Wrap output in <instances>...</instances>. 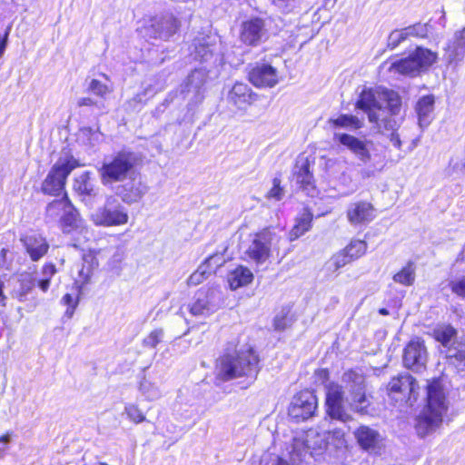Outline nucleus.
I'll list each match as a JSON object with an SVG mask.
<instances>
[{
	"label": "nucleus",
	"mask_w": 465,
	"mask_h": 465,
	"mask_svg": "<svg viewBox=\"0 0 465 465\" xmlns=\"http://www.w3.org/2000/svg\"><path fill=\"white\" fill-rule=\"evenodd\" d=\"M400 95L392 90L364 89L356 103V108L368 115L377 133L386 135L397 148L401 141L396 133L401 123Z\"/></svg>",
	"instance_id": "1"
},
{
	"label": "nucleus",
	"mask_w": 465,
	"mask_h": 465,
	"mask_svg": "<svg viewBox=\"0 0 465 465\" xmlns=\"http://www.w3.org/2000/svg\"><path fill=\"white\" fill-rule=\"evenodd\" d=\"M447 410L448 405L442 385L439 381L433 380L427 386V405L417 419L418 435L425 437L435 431L441 425Z\"/></svg>",
	"instance_id": "2"
},
{
	"label": "nucleus",
	"mask_w": 465,
	"mask_h": 465,
	"mask_svg": "<svg viewBox=\"0 0 465 465\" xmlns=\"http://www.w3.org/2000/svg\"><path fill=\"white\" fill-rule=\"evenodd\" d=\"M258 357L252 349L236 351L221 356L216 362V376L222 381L247 376L258 372Z\"/></svg>",
	"instance_id": "3"
},
{
	"label": "nucleus",
	"mask_w": 465,
	"mask_h": 465,
	"mask_svg": "<svg viewBox=\"0 0 465 465\" xmlns=\"http://www.w3.org/2000/svg\"><path fill=\"white\" fill-rule=\"evenodd\" d=\"M136 163V158L130 152H119L115 155L105 158L99 169V174L103 184L123 182L133 172Z\"/></svg>",
	"instance_id": "4"
},
{
	"label": "nucleus",
	"mask_w": 465,
	"mask_h": 465,
	"mask_svg": "<svg viewBox=\"0 0 465 465\" xmlns=\"http://www.w3.org/2000/svg\"><path fill=\"white\" fill-rule=\"evenodd\" d=\"M436 60V53L427 48L417 47L408 57L391 62L388 70L392 74L415 76L432 65Z\"/></svg>",
	"instance_id": "5"
},
{
	"label": "nucleus",
	"mask_w": 465,
	"mask_h": 465,
	"mask_svg": "<svg viewBox=\"0 0 465 465\" xmlns=\"http://www.w3.org/2000/svg\"><path fill=\"white\" fill-rule=\"evenodd\" d=\"M180 26L179 19L173 14L166 13L145 18L141 33L151 39L167 41L178 32Z\"/></svg>",
	"instance_id": "6"
},
{
	"label": "nucleus",
	"mask_w": 465,
	"mask_h": 465,
	"mask_svg": "<svg viewBox=\"0 0 465 465\" xmlns=\"http://www.w3.org/2000/svg\"><path fill=\"white\" fill-rule=\"evenodd\" d=\"M77 166V161L73 157L59 158L43 182V192L51 195H58L64 188L67 176Z\"/></svg>",
	"instance_id": "7"
},
{
	"label": "nucleus",
	"mask_w": 465,
	"mask_h": 465,
	"mask_svg": "<svg viewBox=\"0 0 465 465\" xmlns=\"http://www.w3.org/2000/svg\"><path fill=\"white\" fill-rule=\"evenodd\" d=\"M90 218L95 225L111 227L126 224L129 216L124 207L114 197L109 196L104 206L94 211Z\"/></svg>",
	"instance_id": "8"
},
{
	"label": "nucleus",
	"mask_w": 465,
	"mask_h": 465,
	"mask_svg": "<svg viewBox=\"0 0 465 465\" xmlns=\"http://www.w3.org/2000/svg\"><path fill=\"white\" fill-rule=\"evenodd\" d=\"M275 239L276 234L269 229L251 234L244 250L246 259L257 265L264 263L271 256V246Z\"/></svg>",
	"instance_id": "9"
},
{
	"label": "nucleus",
	"mask_w": 465,
	"mask_h": 465,
	"mask_svg": "<svg viewBox=\"0 0 465 465\" xmlns=\"http://www.w3.org/2000/svg\"><path fill=\"white\" fill-rule=\"evenodd\" d=\"M220 295L215 288L199 290L188 305L189 312L195 317H208L219 308Z\"/></svg>",
	"instance_id": "10"
},
{
	"label": "nucleus",
	"mask_w": 465,
	"mask_h": 465,
	"mask_svg": "<svg viewBox=\"0 0 465 465\" xmlns=\"http://www.w3.org/2000/svg\"><path fill=\"white\" fill-rule=\"evenodd\" d=\"M317 408V398L311 391H302L297 393L288 409L289 416L296 420H305L311 418Z\"/></svg>",
	"instance_id": "11"
},
{
	"label": "nucleus",
	"mask_w": 465,
	"mask_h": 465,
	"mask_svg": "<svg viewBox=\"0 0 465 465\" xmlns=\"http://www.w3.org/2000/svg\"><path fill=\"white\" fill-rule=\"evenodd\" d=\"M333 140L349 150L360 162L367 163L371 160V140L345 133H334Z\"/></svg>",
	"instance_id": "12"
},
{
	"label": "nucleus",
	"mask_w": 465,
	"mask_h": 465,
	"mask_svg": "<svg viewBox=\"0 0 465 465\" xmlns=\"http://www.w3.org/2000/svg\"><path fill=\"white\" fill-rule=\"evenodd\" d=\"M327 440L324 435L316 430H310L302 437L293 440V451L299 456L309 453L311 456L322 454L327 448Z\"/></svg>",
	"instance_id": "13"
},
{
	"label": "nucleus",
	"mask_w": 465,
	"mask_h": 465,
	"mask_svg": "<svg viewBox=\"0 0 465 465\" xmlns=\"http://www.w3.org/2000/svg\"><path fill=\"white\" fill-rule=\"evenodd\" d=\"M326 388L327 413L332 418L343 422L351 420V416L344 409V392L337 383H329Z\"/></svg>",
	"instance_id": "14"
},
{
	"label": "nucleus",
	"mask_w": 465,
	"mask_h": 465,
	"mask_svg": "<svg viewBox=\"0 0 465 465\" xmlns=\"http://www.w3.org/2000/svg\"><path fill=\"white\" fill-rule=\"evenodd\" d=\"M428 360L427 348L420 338L410 341L404 349L403 363L406 368L420 371L425 368Z\"/></svg>",
	"instance_id": "15"
},
{
	"label": "nucleus",
	"mask_w": 465,
	"mask_h": 465,
	"mask_svg": "<svg viewBox=\"0 0 465 465\" xmlns=\"http://www.w3.org/2000/svg\"><path fill=\"white\" fill-rule=\"evenodd\" d=\"M293 176L296 183L299 184L300 188L307 194L313 196L317 193L315 180L311 171V163L308 157L300 156L297 159Z\"/></svg>",
	"instance_id": "16"
},
{
	"label": "nucleus",
	"mask_w": 465,
	"mask_h": 465,
	"mask_svg": "<svg viewBox=\"0 0 465 465\" xmlns=\"http://www.w3.org/2000/svg\"><path fill=\"white\" fill-rule=\"evenodd\" d=\"M249 81L256 87H273L279 82L277 69L269 64H256L249 72Z\"/></svg>",
	"instance_id": "17"
},
{
	"label": "nucleus",
	"mask_w": 465,
	"mask_h": 465,
	"mask_svg": "<svg viewBox=\"0 0 465 465\" xmlns=\"http://www.w3.org/2000/svg\"><path fill=\"white\" fill-rule=\"evenodd\" d=\"M266 36L264 21L252 18L242 24L240 39L248 45H257Z\"/></svg>",
	"instance_id": "18"
},
{
	"label": "nucleus",
	"mask_w": 465,
	"mask_h": 465,
	"mask_svg": "<svg viewBox=\"0 0 465 465\" xmlns=\"http://www.w3.org/2000/svg\"><path fill=\"white\" fill-rule=\"evenodd\" d=\"M256 99L257 94L242 82H236L227 94L228 102L241 110H245Z\"/></svg>",
	"instance_id": "19"
},
{
	"label": "nucleus",
	"mask_w": 465,
	"mask_h": 465,
	"mask_svg": "<svg viewBox=\"0 0 465 465\" xmlns=\"http://www.w3.org/2000/svg\"><path fill=\"white\" fill-rule=\"evenodd\" d=\"M347 218L354 225L369 223L374 218V208L367 202L351 203L347 210Z\"/></svg>",
	"instance_id": "20"
},
{
	"label": "nucleus",
	"mask_w": 465,
	"mask_h": 465,
	"mask_svg": "<svg viewBox=\"0 0 465 465\" xmlns=\"http://www.w3.org/2000/svg\"><path fill=\"white\" fill-rule=\"evenodd\" d=\"M354 436L358 444L366 450H373L380 446L382 438L378 430L366 426H360L355 431Z\"/></svg>",
	"instance_id": "21"
},
{
	"label": "nucleus",
	"mask_w": 465,
	"mask_h": 465,
	"mask_svg": "<svg viewBox=\"0 0 465 465\" xmlns=\"http://www.w3.org/2000/svg\"><path fill=\"white\" fill-rule=\"evenodd\" d=\"M324 168L330 177L336 180L338 184L348 188L351 186L352 179L344 168L342 162L337 158H327Z\"/></svg>",
	"instance_id": "22"
},
{
	"label": "nucleus",
	"mask_w": 465,
	"mask_h": 465,
	"mask_svg": "<svg viewBox=\"0 0 465 465\" xmlns=\"http://www.w3.org/2000/svg\"><path fill=\"white\" fill-rule=\"evenodd\" d=\"M417 383L415 379L410 374H403L391 379L388 385L391 392H400L408 395L407 400L411 401V397L416 400Z\"/></svg>",
	"instance_id": "23"
},
{
	"label": "nucleus",
	"mask_w": 465,
	"mask_h": 465,
	"mask_svg": "<svg viewBox=\"0 0 465 465\" xmlns=\"http://www.w3.org/2000/svg\"><path fill=\"white\" fill-rule=\"evenodd\" d=\"M449 365L452 366L458 372L465 371V339L460 338L454 341L446 351Z\"/></svg>",
	"instance_id": "24"
},
{
	"label": "nucleus",
	"mask_w": 465,
	"mask_h": 465,
	"mask_svg": "<svg viewBox=\"0 0 465 465\" xmlns=\"http://www.w3.org/2000/svg\"><path fill=\"white\" fill-rule=\"evenodd\" d=\"M22 241L30 258L35 262L40 260L49 249L45 238L41 235H28Z\"/></svg>",
	"instance_id": "25"
},
{
	"label": "nucleus",
	"mask_w": 465,
	"mask_h": 465,
	"mask_svg": "<svg viewBox=\"0 0 465 465\" xmlns=\"http://www.w3.org/2000/svg\"><path fill=\"white\" fill-rule=\"evenodd\" d=\"M465 56V27L457 31L454 39L447 47V59L449 63L461 61Z\"/></svg>",
	"instance_id": "26"
},
{
	"label": "nucleus",
	"mask_w": 465,
	"mask_h": 465,
	"mask_svg": "<svg viewBox=\"0 0 465 465\" xmlns=\"http://www.w3.org/2000/svg\"><path fill=\"white\" fill-rule=\"evenodd\" d=\"M253 280V274L250 269L244 266H238L228 275V282L232 290L250 284Z\"/></svg>",
	"instance_id": "27"
},
{
	"label": "nucleus",
	"mask_w": 465,
	"mask_h": 465,
	"mask_svg": "<svg viewBox=\"0 0 465 465\" xmlns=\"http://www.w3.org/2000/svg\"><path fill=\"white\" fill-rule=\"evenodd\" d=\"M35 279L32 273L23 272L17 277L16 283L18 286L14 287L12 295L17 298L19 301H23L24 298L33 290L35 287Z\"/></svg>",
	"instance_id": "28"
},
{
	"label": "nucleus",
	"mask_w": 465,
	"mask_h": 465,
	"mask_svg": "<svg viewBox=\"0 0 465 465\" xmlns=\"http://www.w3.org/2000/svg\"><path fill=\"white\" fill-rule=\"evenodd\" d=\"M73 188L80 196L91 197L96 195L94 185L91 181L89 172H84L76 175L74 179Z\"/></svg>",
	"instance_id": "29"
},
{
	"label": "nucleus",
	"mask_w": 465,
	"mask_h": 465,
	"mask_svg": "<svg viewBox=\"0 0 465 465\" xmlns=\"http://www.w3.org/2000/svg\"><path fill=\"white\" fill-rule=\"evenodd\" d=\"M434 109V97L426 95L421 97L416 104V112L420 126H427L430 121V116Z\"/></svg>",
	"instance_id": "30"
},
{
	"label": "nucleus",
	"mask_w": 465,
	"mask_h": 465,
	"mask_svg": "<svg viewBox=\"0 0 465 465\" xmlns=\"http://www.w3.org/2000/svg\"><path fill=\"white\" fill-rule=\"evenodd\" d=\"M331 127L346 128L349 130H359L363 127L364 121L356 115L342 114L336 118H331L328 121Z\"/></svg>",
	"instance_id": "31"
},
{
	"label": "nucleus",
	"mask_w": 465,
	"mask_h": 465,
	"mask_svg": "<svg viewBox=\"0 0 465 465\" xmlns=\"http://www.w3.org/2000/svg\"><path fill=\"white\" fill-rule=\"evenodd\" d=\"M123 201L128 203H135L145 193V186L134 181L125 183L119 193Z\"/></svg>",
	"instance_id": "32"
},
{
	"label": "nucleus",
	"mask_w": 465,
	"mask_h": 465,
	"mask_svg": "<svg viewBox=\"0 0 465 465\" xmlns=\"http://www.w3.org/2000/svg\"><path fill=\"white\" fill-rule=\"evenodd\" d=\"M342 381L346 383L350 393L366 390L365 377L361 371L350 370L343 374Z\"/></svg>",
	"instance_id": "33"
},
{
	"label": "nucleus",
	"mask_w": 465,
	"mask_h": 465,
	"mask_svg": "<svg viewBox=\"0 0 465 465\" xmlns=\"http://www.w3.org/2000/svg\"><path fill=\"white\" fill-rule=\"evenodd\" d=\"M457 331L450 325H440L433 330V337L448 349L453 343Z\"/></svg>",
	"instance_id": "34"
},
{
	"label": "nucleus",
	"mask_w": 465,
	"mask_h": 465,
	"mask_svg": "<svg viewBox=\"0 0 465 465\" xmlns=\"http://www.w3.org/2000/svg\"><path fill=\"white\" fill-rule=\"evenodd\" d=\"M60 225L65 233L71 232L79 226L78 213L71 203L61 216Z\"/></svg>",
	"instance_id": "35"
},
{
	"label": "nucleus",
	"mask_w": 465,
	"mask_h": 465,
	"mask_svg": "<svg viewBox=\"0 0 465 465\" xmlns=\"http://www.w3.org/2000/svg\"><path fill=\"white\" fill-rule=\"evenodd\" d=\"M69 204L70 202L67 197L53 201L46 206V218L50 222L61 221V216L66 211Z\"/></svg>",
	"instance_id": "36"
},
{
	"label": "nucleus",
	"mask_w": 465,
	"mask_h": 465,
	"mask_svg": "<svg viewBox=\"0 0 465 465\" xmlns=\"http://www.w3.org/2000/svg\"><path fill=\"white\" fill-rule=\"evenodd\" d=\"M416 278L415 266L408 262L401 271L393 275V281L403 286H411Z\"/></svg>",
	"instance_id": "37"
},
{
	"label": "nucleus",
	"mask_w": 465,
	"mask_h": 465,
	"mask_svg": "<svg viewBox=\"0 0 465 465\" xmlns=\"http://www.w3.org/2000/svg\"><path fill=\"white\" fill-rule=\"evenodd\" d=\"M139 390L145 399L150 401H156L163 396L160 387L146 378L141 381Z\"/></svg>",
	"instance_id": "38"
},
{
	"label": "nucleus",
	"mask_w": 465,
	"mask_h": 465,
	"mask_svg": "<svg viewBox=\"0 0 465 465\" xmlns=\"http://www.w3.org/2000/svg\"><path fill=\"white\" fill-rule=\"evenodd\" d=\"M351 262L352 261L350 259L346 252L341 250L334 253L330 258V260L325 263V268L328 272H336L339 269Z\"/></svg>",
	"instance_id": "39"
},
{
	"label": "nucleus",
	"mask_w": 465,
	"mask_h": 465,
	"mask_svg": "<svg viewBox=\"0 0 465 465\" xmlns=\"http://www.w3.org/2000/svg\"><path fill=\"white\" fill-rule=\"evenodd\" d=\"M351 398V408L361 414L367 413V409L370 406V401L368 400L366 390H361L350 393Z\"/></svg>",
	"instance_id": "40"
},
{
	"label": "nucleus",
	"mask_w": 465,
	"mask_h": 465,
	"mask_svg": "<svg viewBox=\"0 0 465 465\" xmlns=\"http://www.w3.org/2000/svg\"><path fill=\"white\" fill-rule=\"evenodd\" d=\"M312 221V214L304 211L302 215L298 218L296 224L292 230V236L294 238H298L302 235L304 232L310 230L311 223Z\"/></svg>",
	"instance_id": "41"
},
{
	"label": "nucleus",
	"mask_w": 465,
	"mask_h": 465,
	"mask_svg": "<svg viewBox=\"0 0 465 465\" xmlns=\"http://www.w3.org/2000/svg\"><path fill=\"white\" fill-rule=\"evenodd\" d=\"M351 261L361 257L367 251L364 241L353 240L343 249Z\"/></svg>",
	"instance_id": "42"
},
{
	"label": "nucleus",
	"mask_w": 465,
	"mask_h": 465,
	"mask_svg": "<svg viewBox=\"0 0 465 465\" xmlns=\"http://www.w3.org/2000/svg\"><path fill=\"white\" fill-rule=\"evenodd\" d=\"M430 25L429 23H417L415 25L407 26L404 28L405 35L409 37H419L424 38L428 35L430 30Z\"/></svg>",
	"instance_id": "43"
},
{
	"label": "nucleus",
	"mask_w": 465,
	"mask_h": 465,
	"mask_svg": "<svg viewBox=\"0 0 465 465\" xmlns=\"http://www.w3.org/2000/svg\"><path fill=\"white\" fill-rule=\"evenodd\" d=\"M213 272H214V270H209L206 268V264L202 263L198 269L188 278L187 284L189 286H196L206 280L207 277Z\"/></svg>",
	"instance_id": "44"
},
{
	"label": "nucleus",
	"mask_w": 465,
	"mask_h": 465,
	"mask_svg": "<svg viewBox=\"0 0 465 465\" xmlns=\"http://www.w3.org/2000/svg\"><path fill=\"white\" fill-rule=\"evenodd\" d=\"M98 137L97 132L93 131L91 128L84 127L79 131L77 139L84 144L94 146L98 141Z\"/></svg>",
	"instance_id": "45"
},
{
	"label": "nucleus",
	"mask_w": 465,
	"mask_h": 465,
	"mask_svg": "<svg viewBox=\"0 0 465 465\" xmlns=\"http://www.w3.org/2000/svg\"><path fill=\"white\" fill-rule=\"evenodd\" d=\"M88 90L94 94L104 98L105 95L113 91L107 84H103L97 79H92L88 85Z\"/></svg>",
	"instance_id": "46"
},
{
	"label": "nucleus",
	"mask_w": 465,
	"mask_h": 465,
	"mask_svg": "<svg viewBox=\"0 0 465 465\" xmlns=\"http://www.w3.org/2000/svg\"><path fill=\"white\" fill-rule=\"evenodd\" d=\"M195 58L200 61H207L213 54V50L206 42L198 41L194 44Z\"/></svg>",
	"instance_id": "47"
},
{
	"label": "nucleus",
	"mask_w": 465,
	"mask_h": 465,
	"mask_svg": "<svg viewBox=\"0 0 465 465\" xmlns=\"http://www.w3.org/2000/svg\"><path fill=\"white\" fill-rule=\"evenodd\" d=\"M285 191L281 186V179L275 177L272 180V187L266 193L267 199H272L275 201H281L284 196Z\"/></svg>",
	"instance_id": "48"
},
{
	"label": "nucleus",
	"mask_w": 465,
	"mask_h": 465,
	"mask_svg": "<svg viewBox=\"0 0 465 465\" xmlns=\"http://www.w3.org/2000/svg\"><path fill=\"white\" fill-rule=\"evenodd\" d=\"M124 411L127 414L128 418L136 424L145 420L144 414L138 408V406L134 404H129L125 406Z\"/></svg>",
	"instance_id": "49"
},
{
	"label": "nucleus",
	"mask_w": 465,
	"mask_h": 465,
	"mask_svg": "<svg viewBox=\"0 0 465 465\" xmlns=\"http://www.w3.org/2000/svg\"><path fill=\"white\" fill-rule=\"evenodd\" d=\"M406 39H408V36L405 35L404 28L401 30H394L390 34L388 37V46L391 49H394Z\"/></svg>",
	"instance_id": "50"
},
{
	"label": "nucleus",
	"mask_w": 465,
	"mask_h": 465,
	"mask_svg": "<svg viewBox=\"0 0 465 465\" xmlns=\"http://www.w3.org/2000/svg\"><path fill=\"white\" fill-rule=\"evenodd\" d=\"M163 336V330L155 329L143 340V344L151 348H155L161 342Z\"/></svg>",
	"instance_id": "51"
},
{
	"label": "nucleus",
	"mask_w": 465,
	"mask_h": 465,
	"mask_svg": "<svg viewBox=\"0 0 465 465\" xmlns=\"http://www.w3.org/2000/svg\"><path fill=\"white\" fill-rule=\"evenodd\" d=\"M94 272V266L91 263H83L79 271V281L86 284L91 281Z\"/></svg>",
	"instance_id": "52"
},
{
	"label": "nucleus",
	"mask_w": 465,
	"mask_h": 465,
	"mask_svg": "<svg viewBox=\"0 0 465 465\" xmlns=\"http://www.w3.org/2000/svg\"><path fill=\"white\" fill-rule=\"evenodd\" d=\"M224 263L223 255L215 253L208 257L203 264H206V268L209 270H214Z\"/></svg>",
	"instance_id": "53"
},
{
	"label": "nucleus",
	"mask_w": 465,
	"mask_h": 465,
	"mask_svg": "<svg viewBox=\"0 0 465 465\" xmlns=\"http://www.w3.org/2000/svg\"><path fill=\"white\" fill-rule=\"evenodd\" d=\"M203 72L195 70L189 75L188 84L193 85L194 88H199L203 84Z\"/></svg>",
	"instance_id": "54"
},
{
	"label": "nucleus",
	"mask_w": 465,
	"mask_h": 465,
	"mask_svg": "<svg viewBox=\"0 0 465 465\" xmlns=\"http://www.w3.org/2000/svg\"><path fill=\"white\" fill-rule=\"evenodd\" d=\"M450 288L455 294L465 298V277H462L458 281L451 282Z\"/></svg>",
	"instance_id": "55"
},
{
	"label": "nucleus",
	"mask_w": 465,
	"mask_h": 465,
	"mask_svg": "<svg viewBox=\"0 0 465 465\" xmlns=\"http://www.w3.org/2000/svg\"><path fill=\"white\" fill-rule=\"evenodd\" d=\"M62 302L65 304V305H68L70 308L67 309L66 311V313L71 317L74 313V308L76 307L77 305V302L74 300L73 296L71 294H65L63 299H62Z\"/></svg>",
	"instance_id": "56"
},
{
	"label": "nucleus",
	"mask_w": 465,
	"mask_h": 465,
	"mask_svg": "<svg viewBox=\"0 0 465 465\" xmlns=\"http://www.w3.org/2000/svg\"><path fill=\"white\" fill-rule=\"evenodd\" d=\"M12 435L7 432L3 436H0V458L4 456L5 451L8 448V444L11 441Z\"/></svg>",
	"instance_id": "57"
},
{
	"label": "nucleus",
	"mask_w": 465,
	"mask_h": 465,
	"mask_svg": "<svg viewBox=\"0 0 465 465\" xmlns=\"http://www.w3.org/2000/svg\"><path fill=\"white\" fill-rule=\"evenodd\" d=\"M77 105L79 107H83V106H98V104H97V102H95L91 97H82V98L78 99Z\"/></svg>",
	"instance_id": "58"
},
{
	"label": "nucleus",
	"mask_w": 465,
	"mask_h": 465,
	"mask_svg": "<svg viewBox=\"0 0 465 465\" xmlns=\"http://www.w3.org/2000/svg\"><path fill=\"white\" fill-rule=\"evenodd\" d=\"M274 327L278 331H283L287 327V320L285 317L277 316L274 319Z\"/></svg>",
	"instance_id": "59"
},
{
	"label": "nucleus",
	"mask_w": 465,
	"mask_h": 465,
	"mask_svg": "<svg viewBox=\"0 0 465 465\" xmlns=\"http://www.w3.org/2000/svg\"><path fill=\"white\" fill-rule=\"evenodd\" d=\"M294 0H272V5L281 10L288 8Z\"/></svg>",
	"instance_id": "60"
},
{
	"label": "nucleus",
	"mask_w": 465,
	"mask_h": 465,
	"mask_svg": "<svg viewBox=\"0 0 465 465\" xmlns=\"http://www.w3.org/2000/svg\"><path fill=\"white\" fill-rule=\"evenodd\" d=\"M316 378L321 382H325L329 379V371L326 369L318 370L315 372Z\"/></svg>",
	"instance_id": "61"
},
{
	"label": "nucleus",
	"mask_w": 465,
	"mask_h": 465,
	"mask_svg": "<svg viewBox=\"0 0 465 465\" xmlns=\"http://www.w3.org/2000/svg\"><path fill=\"white\" fill-rule=\"evenodd\" d=\"M8 35H9V28L7 29V31L5 32V34L3 37L0 36V57H2V55L4 54L5 50L6 48L7 42H8Z\"/></svg>",
	"instance_id": "62"
},
{
	"label": "nucleus",
	"mask_w": 465,
	"mask_h": 465,
	"mask_svg": "<svg viewBox=\"0 0 465 465\" xmlns=\"http://www.w3.org/2000/svg\"><path fill=\"white\" fill-rule=\"evenodd\" d=\"M56 272L55 266L53 264H46L43 268V273L46 278H50Z\"/></svg>",
	"instance_id": "63"
},
{
	"label": "nucleus",
	"mask_w": 465,
	"mask_h": 465,
	"mask_svg": "<svg viewBox=\"0 0 465 465\" xmlns=\"http://www.w3.org/2000/svg\"><path fill=\"white\" fill-rule=\"evenodd\" d=\"M50 285V278H45L38 282V286L43 292H46Z\"/></svg>",
	"instance_id": "64"
}]
</instances>
